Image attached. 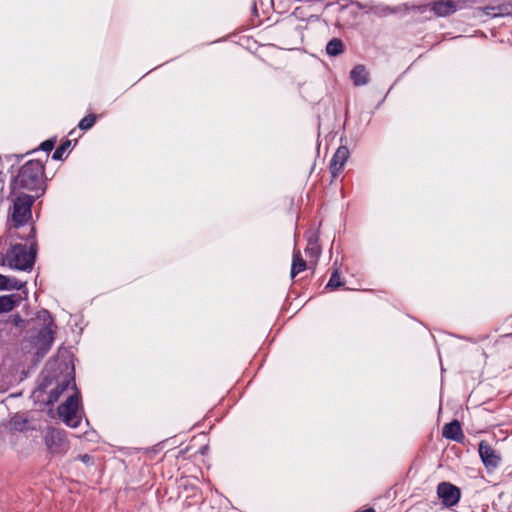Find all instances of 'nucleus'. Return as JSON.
I'll return each mask as SVG.
<instances>
[{"label":"nucleus","mask_w":512,"mask_h":512,"mask_svg":"<svg viewBox=\"0 0 512 512\" xmlns=\"http://www.w3.org/2000/svg\"><path fill=\"white\" fill-rule=\"evenodd\" d=\"M44 165L39 160H29L18 171L13 187L29 191H44Z\"/></svg>","instance_id":"f257e3e1"},{"label":"nucleus","mask_w":512,"mask_h":512,"mask_svg":"<svg viewBox=\"0 0 512 512\" xmlns=\"http://www.w3.org/2000/svg\"><path fill=\"white\" fill-rule=\"evenodd\" d=\"M36 256V248L32 244H15L6 253V261L9 267L21 271L32 269Z\"/></svg>","instance_id":"f03ea898"},{"label":"nucleus","mask_w":512,"mask_h":512,"mask_svg":"<svg viewBox=\"0 0 512 512\" xmlns=\"http://www.w3.org/2000/svg\"><path fill=\"white\" fill-rule=\"evenodd\" d=\"M35 197L28 194H20L13 205L12 220L15 227L25 225L31 218V207Z\"/></svg>","instance_id":"7ed1b4c3"},{"label":"nucleus","mask_w":512,"mask_h":512,"mask_svg":"<svg viewBox=\"0 0 512 512\" xmlns=\"http://www.w3.org/2000/svg\"><path fill=\"white\" fill-rule=\"evenodd\" d=\"M44 443L48 452L53 455L63 454L69 449V441L65 431L54 427L46 429Z\"/></svg>","instance_id":"20e7f679"},{"label":"nucleus","mask_w":512,"mask_h":512,"mask_svg":"<svg viewBox=\"0 0 512 512\" xmlns=\"http://www.w3.org/2000/svg\"><path fill=\"white\" fill-rule=\"evenodd\" d=\"M79 402L80 394L76 390L73 395L69 396L67 400L58 407V414L60 418L71 428H77L81 422V419L76 415Z\"/></svg>","instance_id":"39448f33"},{"label":"nucleus","mask_w":512,"mask_h":512,"mask_svg":"<svg viewBox=\"0 0 512 512\" xmlns=\"http://www.w3.org/2000/svg\"><path fill=\"white\" fill-rule=\"evenodd\" d=\"M42 313L44 316V326L40 329L37 336V344L39 345L37 354H40L41 356L45 355L50 349L56 329V325L54 324L50 313L47 310H44Z\"/></svg>","instance_id":"423d86ee"},{"label":"nucleus","mask_w":512,"mask_h":512,"mask_svg":"<svg viewBox=\"0 0 512 512\" xmlns=\"http://www.w3.org/2000/svg\"><path fill=\"white\" fill-rule=\"evenodd\" d=\"M437 495L445 507H453L459 502L461 492L450 482H441L437 486Z\"/></svg>","instance_id":"0eeeda50"},{"label":"nucleus","mask_w":512,"mask_h":512,"mask_svg":"<svg viewBox=\"0 0 512 512\" xmlns=\"http://www.w3.org/2000/svg\"><path fill=\"white\" fill-rule=\"evenodd\" d=\"M478 451L483 464L488 470H493L498 467L501 458L497 454L496 450L493 449L488 443L481 441Z\"/></svg>","instance_id":"6e6552de"},{"label":"nucleus","mask_w":512,"mask_h":512,"mask_svg":"<svg viewBox=\"0 0 512 512\" xmlns=\"http://www.w3.org/2000/svg\"><path fill=\"white\" fill-rule=\"evenodd\" d=\"M350 152L346 146H340L330 161V172L333 178H337L342 172Z\"/></svg>","instance_id":"1a4fd4ad"},{"label":"nucleus","mask_w":512,"mask_h":512,"mask_svg":"<svg viewBox=\"0 0 512 512\" xmlns=\"http://www.w3.org/2000/svg\"><path fill=\"white\" fill-rule=\"evenodd\" d=\"M72 385V388L76 390V384L74 378H70L67 375L62 377L61 379H56V387L50 389L48 393V402L55 403L58 401L60 396L66 391L69 386Z\"/></svg>","instance_id":"9d476101"},{"label":"nucleus","mask_w":512,"mask_h":512,"mask_svg":"<svg viewBox=\"0 0 512 512\" xmlns=\"http://www.w3.org/2000/svg\"><path fill=\"white\" fill-rule=\"evenodd\" d=\"M431 10L437 16L446 17L457 11V5L453 0H439L433 2Z\"/></svg>","instance_id":"9b49d317"},{"label":"nucleus","mask_w":512,"mask_h":512,"mask_svg":"<svg viewBox=\"0 0 512 512\" xmlns=\"http://www.w3.org/2000/svg\"><path fill=\"white\" fill-rule=\"evenodd\" d=\"M442 435L446 439H451L460 442L463 438V432L459 421L453 420L450 423L444 425Z\"/></svg>","instance_id":"f8f14e48"},{"label":"nucleus","mask_w":512,"mask_h":512,"mask_svg":"<svg viewBox=\"0 0 512 512\" xmlns=\"http://www.w3.org/2000/svg\"><path fill=\"white\" fill-rule=\"evenodd\" d=\"M305 253L310 259H314V263L317 262L321 254V248L318 244V235L316 232H309L307 236V247L305 249Z\"/></svg>","instance_id":"ddd939ff"},{"label":"nucleus","mask_w":512,"mask_h":512,"mask_svg":"<svg viewBox=\"0 0 512 512\" xmlns=\"http://www.w3.org/2000/svg\"><path fill=\"white\" fill-rule=\"evenodd\" d=\"M350 79L355 86H364L369 83V72L364 65H356L350 71Z\"/></svg>","instance_id":"4468645a"},{"label":"nucleus","mask_w":512,"mask_h":512,"mask_svg":"<svg viewBox=\"0 0 512 512\" xmlns=\"http://www.w3.org/2000/svg\"><path fill=\"white\" fill-rule=\"evenodd\" d=\"M307 268L306 261L302 258L300 251H294L293 260L291 266L290 276L294 278L300 272H303Z\"/></svg>","instance_id":"2eb2a0df"},{"label":"nucleus","mask_w":512,"mask_h":512,"mask_svg":"<svg viewBox=\"0 0 512 512\" xmlns=\"http://www.w3.org/2000/svg\"><path fill=\"white\" fill-rule=\"evenodd\" d=\"M27 419L20 414H15L9 420L7 425H2L3 428H8L11 431H19L22 432L26 429Z\"/></svg>","instance_id":"dca6fc26"},{"label":"nucleus","mask_w":512,"mask_h":512,"mask_svg":"<svg viewBox=\"0 0 512 512\" xmlns=\"http://www.w3.org/2000/svg\"><path fill=\"white\" fill-rule=\"evenodd\" d=\"M326 52L329 56H338L344 52V44L341 39L333 38L326 45Z\"/></svg>","instance_id":"f3484780"},{"label":"nucleus","mask_w":512,"mask_h":512,"mask_svg":"<svg viewBox=\"0 0 512 512\" xmlns=\"http://www.w3.org/2000/svg\"><path fill=\"white\" fill-rule=\"evenodd\" d=\"M22 286V282L18 281L17 279L0 274V290H19L22 288Z\"/></svg>","instance_id":"a211bd4d"},{"label":"nucleus","mask_w":512,"mask_h":512,"mask_svg":"<svg viewBox=\"0 0 512 512\" xmlns=\"http://www.w3.org/2000/svg\"><path fill=\"white\" fill-rule=\"evenodd\" d=\"M16 303L17 301L14 295L0 296V314L13 310Z\"/></svg>","instance_id":"6ab92c4d"},{"label":"nucleus","mask_w":512,"mask_h":512,"mask_svg":"<svg viewBox=\"0 0 512 512\" xmlns=\"http://www.w3.org/2000/svg\"><path fill=\"white\" fill-rule=\"evenodd\" d=\"M55 377L47 371H43L41 374V382L39 383V390L46 391V389L53 384Z\"/></svg>","instance_id":"aec40b11"},{"label":"nucleus","mask_w":512,"mask_h":512,"mask_svg":"<svg viewBox=\"0 0 512 512\" xmlns=\"http://www.w3.org/2000/svg\"><path fill=\"white\" fill-rule=\"evenodd\" d=\"M70 145H71V140L64 141L53 152L52 159L53 160H63L64 159V154L67 151V149L70 147Z\"/></svg>","instance_id":"412c9836"},{"label":"nucleus","mask_w":512,"mask_h":512,"mask_svg":"<svg viewBox=\"0 0 512 512\" xmlns=\"http://www.w3.org/2000/svg\"><path fill=\"white\" fill-rule=\"evenodd\" d=\"M96 119L97 116L95 114H89L80 120L78 127L81 130H88L94 126Z\"/></svg>","instance_id":"4be33fe9"},{"label":"nucleus","mask_w":512,"mask_h":512,"mask_svg":"<svg viewBox=\"0 0 512 512\" xmlns=\"http://www.w3.org/2000/svg\"><path fill=\"white\" fill-rule=\"evenodd\" d=\"M343 283L340 280L339 270L336 268L331 274V277L326 285V288L336 289L342 286Z\"/></svg>","instance_id":"5701e85b"},{"label":"nucleus","mask_w":512,"mask_h":512,"mask_svg":"<svg viewBox=\"0 0 512 512\" xmlns=\"http://www.w3.org/2000/svg\"><path fill=\"white\" fill-rule=\"evenodd\" d=\"M56 143L55 139H48L41 143L40 149L45 152H50L54 148Z\"/></svg>","instance_id":"b1692460"},{"label":"nucleus","mask_w":512,"mask_h":512,"mask_svg":"<svg viewBox=\"0 0 512 512\" xmlns=\"http://www.w3.org/2000/svg\"><path fill=\"white\" fill-rule=\"evenodd\" d=\"M502 497H505V498L510 497L511 498V501L507 504V509L509 512H512V490L508 491L506 493H503Z\"/></svg>","instance_id":"393cba45"},{"label":"nucleus","mask_w":512,"mask_h":512,"mask_svg":"<svg viewBox=\"0 0 512 512\" xmlns=\"http://www.w3.org/2000/svg\"><path fill=\"white\" fill-rule=\"evenodd\" d=\"M78 458L85 464H88L92 461V457L88 454L79 455Z\"/></svg>","instance_id":"a878e982"},{"label":"nucleus","mask_w":512,"mask_h":512,"mask_svg":"<svg viewBox=\"0 0 512 512\" xmlns=\"http://www.w3.org/2000/svg\"><path fill=\"white\" fill-rule=\"evenodd\" d=\"M357 512H375V510L373 508H368V509L357 511Z\"/></svg>","instance_id":"bb28decb"}]
</instances>
